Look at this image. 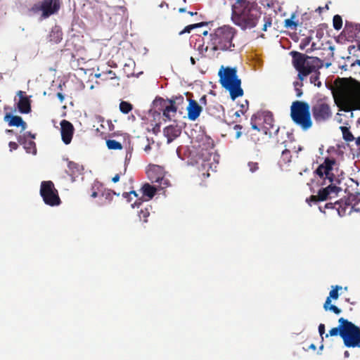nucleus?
Masks as SVG:
<instances>
[{"label": "nucleus", "mask_w": 360, "mask_h": 360, "mask_svg": "<svg viewBox=\"0 0 360 360\" xmlns=\"http://www.w3.org/2000/svg\"><path fill=\"white\" fill-rule=\"evenodd\" d=\"M261 15L255 0H235L231 5V20L243 30L255 27Z\"/></svg>", "instance_id": "f257e3e1"}, {"label": "nucleus", "mask_w": 360, "mask_h": 360, "mask_svg": "<svg viewBox=\"0 0 360 360\" xmlns=\"http://www.w3.org/2000/svg\"><path fill=\"white\" fill-rule=\"evenodd\" d=\"M218 76L219 83L223 88L229 92L232 101L243 96V90L241 88V79L237 75L236 67L223 66L219 70Z\"/></svg>", "instance_id": "f03ea898"}, {"label": "nucleus", "mask_w": 360, "mask_h": 360, "mask_svg": "<svg viewBox=\"0 0 360 360\" xmlns=\"http://www.w3.org/2000/svg\"><path fill=\"white\" fill-rule=\"evenodd\" d=\"M236 34L235 28L229 25H224L215 30L213 34H210L212 44L213 47L212 50L226 51L231 50V48L235 47L232 41Z\"/></svg>", "instance_id": "7ed1b4c3"}, {"label": "nucleus", "mask_w": 360, "mask_h": 360, "mask_svg": "<svg viewBox=\"0 0 360 360\" xmlns=\"http://www.w3.org/2000/svg\"><path fill=\"white\" fill-rule=\"evenodd\" d=\"M290 117L303 131L312 127L310 105L307 102L295 101L290 106Z\"/></svg>", "instance_id": "20e7f679"}, {"label": "nucleus", "mask_w": 360, "mask_h": 360, "mask_svg": "<svg viewBox=\"0 0 360 360\" xmlns=\"http://www.w3.org/2000/svg\"><path fill=\"white\" fill-rule=\"evenodd\" d=\"M338 326L333 328L326 334L325 338L329 336L340 338H360V328L352 321L341 317L338 320Z\"/></svg>", "instance_id": "39448f33"}, {"label": "nucleus", "mask_w": 360, "mask_h": 360, "mask_svg": "<svg viewBox=\"0 0 360 360\" xmlns=\"http://www.w3.org/2000/svg\"><path fill=\"white\" fill-rule=\"evenodd\" d=\"M39 192L46 205L54 207L58 206L61 203L58 191L56 189L51 181H42L41 183Z\"/></svg>", "instance_id": "423d86ee"}, {"label": "nucleus", "mask_w": 360, "mask_h": 360, "mask_svg": "<svg viewBox=\"0 0 360 360\" xmlns=\"http://www.w3.org/2000/svg\"><path fill=\"white\" fill-rule=\"evenodd\" d=\"M311 112L316 122H323L329 120L332 116L330 105L321 99L317 100L311 106Z\"/></svg>", "instance_id": "0eeeda50"}, {"label": "nucleus", "mask_w": 360, "mask_h": 360, "mask_svg": "<svg viewBox=\"0 0 360 360\" xmlns=\"http://www.w3.org/2000/svg\"><path fill=\"white\" fill-rule=\"evenodd\" d=\"M258 117L263 120L262 130L265 135H268L271 138L274 135L278 134L280 128L274 125V120L271 112L269 110L262 111L258 113Z\"/></svg>", "instance_id": "6e6552de"}, {"label": "nucleus", "mask_w": 360, "mask_h": 360, "mask_svg": "<svg viewBox=\"0 0 360 360\" xmlns=\"http://www.w3.org/2000/svg\"><path fill=\"white\" fill-rule=\"evenodd\" d=\"M60 9L59 0H44L41 2L39 10L41 11V17L47 18L56 13Z\"/></svg>", "instance_id": "1a4fd4ad"}, {"label": "nucleus", "mask_w": 360, "mask_h": 360, "mask_svg": "<svg viewBox=\"0 0 360 360\" xmlns=\"http://www.w3.org/2000/svg\"><path fill=\"white\" fill-rule=\"evenodd\" d=\"M342 191L341 187L335 186L334 185H328L321 188L318 191L319 200L323 202L337 198Z\"/></svg>", "instance_id": "9d476101"}, {"label": "nucleus", "mask_w": 360, "mask_h": 360, "mask_svg": "<svg viewBox=\"0 0 360 360\" xmlns=\"http://www.w3.org/2000/svg\"><path fill=\"white\" fill-rule=\"evenodd\" d=\"M74 131L75 129L73 124L70 122L66 120H63L60 122L61 138L63 142L65 145L70 143L73 136Z\"/></svg>", "instance_id": "9b49d317"}, {"label": "nucleus", "mask_w": 360, "mask_h": 360, "mask_svg": "<svg viewBox=\"0 0 360 360\" xmlns=\"http://www.w3.org/2000/svg\"><path fill=\"white\" fill-rule=\"evenodd\" d=\"M146 172L148 178L152 183L162 181L165 174L164 168L157 165H149Z\"/></svg>", "instance_id": "f8f14e48"}, {"label": "nucleus", "mask_w": 360, "mask_h": 360, "mask_svg": "<svg viewBox=\"0 0 360 360\" xmlns=\"http://www.w3.org/2000/svg\"><path fill=\"white\" fill-rule=\"evenodd\" d=\"M336 164V160L334 158L327 157L324 159L323 163L320 164L314 171V173L320 178H323L324 174H328L333 169V166Z\"/></svg>", "instance_id": "ddd939ff"}, {"label": "nucleus", "mask_w": 360, "mask_h": 360, "mask_svg": "<svg viewBox=\"0 0 360 360\" xmlns=\"http://www.w3.org/2000/svg\"><path fill=\"white\" fill-rule=\"evenodd\" d=\"M343 102L347 106V108L342 110L345 112H350L356 110H360V94L347 95L343 98Z\"/></svg>", "instance_id": "4468645a"}, {"label": "nucleus", "mask_w": 360, "mask_h": 360, "mask_svg": "<svg viewBox=\"0 0 360 360\" xmlns=\"http://www.w3.org/2000/svg\"><path fill=\"white\" fill-rule=\"evenodd\" d=\"M188 105L186 107L187 117L191 121H195L200 115L202 108L198 102L193 99H188Z\"/></svg>", "instance_id": "2eb2a0df"}, {"label": "nucleus", "mask_w": 360, "mask_h": 360, "mask_svg": "<svg viewBox=\"0 0 360 360\" xmlns=\"http://www.w3.org/2000/svg\"><path fill=\"white\" fill-rule=\"evenodd\" d=\"M169 107L163 111V116L169 119V112H176L179 106L183 105L185 102L184 97L181 95L172 96L168 99Z\"/></svg>", "instance_id": "dca6fc26"}, {"label": "nucleus", "mask_w": 360, "mask_h": 360, "mask_svg": "<svg viewBox=\"0 0 360 360\" xmlns=\"http://www.w3.org/2000/svg\"><path fill=\"white\" fill-rule=\"evenodd\" d=\"M290 54L292 58V64L296 70L306 68L309 56L296 51H291Z\"/></svg>", "instance_id": "f3484780"}, {"label": "nucleus", "mask_w": 360, "mask_h": 360, "mask_svg": "<svg viewBox=\"0 0 360 360\" xmlns=\"http://www.w3.org/2000/svg\"><path fill=\"white\" fill-rule=\"evenodd\" d=\"M4 121L8 122V126L21 127V130L24 131L27 128V124L23 119L18 115H14L10 112L5 115Z\"/></svg>", "instance_id": "a211bd4d"}, {"label": "nucleus", "mask_w": 360, "mask_h": 360, "mask_svg": "<svg viewBox=\"0 0 360 360\" xmlns=\"http://www.w3.org/2000/svg\"><path fill=\"white\" fill-rule=\"evenodd\" d=\"M163 133L167 138V143L169 144L180 136L181 129L177 125L171 124L164 128Z\"/></svg>", "instance_id": "6ab92c4d"}, {"label": "nucleus", "mask_w": 360, "mask_h": 360, "mask_svg": "<svg viewBox=\"0 0 360 360\" xmlns=\"http://www.w3.org/2000/svg\"><path fill=\"white\" fill-rule=\"evenodd\" d=\"M18 142L23 146V148L27 153H30L33 155H36L37 150L36 143L32 140L25 139V136H17Z\"/></svg>", "instance_id": "aec40b11"}, {"label": "nucleus", "mask_w": 360, "mask_h": 360, "mask_svg": "<svg viewBox=\"0 0 360 360\" xmlns=\"http://www.w3.org/2000/svg\"><path fill=\"white\" fill-rule=\"evenodd\" d=\"M323 67V61L319 57L309 56L306 68L312 73L314 71H319Z\"/></svg>", "instance_id": "412c9836"}, {"label": "nucleus", "mask_w": 360, "mask_h": 360, "mask_svg": "<svg viewBox=\"0 0 360 360\" xmlns=\"http://www.w3.org/2000/svg\"><path fill=\"white\" fill-rule=\"evenodd\" d=\"M140 191L142 193V196L147 198V200H150L155 196L159 189L156 186L146 183L142 186Z\"/></svg>", "instance_id": "4be33fe9"}, {"label": "nucleus", "mask_w": 360, "mask_h": 360, "mask_svg": "<svg viewBox=\"0 0 360 360\" xmlns=\"http://www.w3.org/2000/svg\"><path fill=\"white\" fill-rule=\"evenodd\" d=\"M30 97H26L23 99H19L16 103L17 108L19 112L22 114H28L31 112V100Z\"/></svg>", "instance_id": "5701e85b"}, {"label": "nucleus", "mask_w": 360, "mask_h": 360, "mask_svg": "<svg viewBox=\"0 0 360 360\" xmlns=\"http://www.w3.org/2000/svg\"><path fill=\"white\" fill-rule=\"evenodd\" d=\"M168 99H164L162 97L157 96L153 101V106L158 108V110H162V112L169 107Z\"/></svg>", "instance_id": "b1692460"}, {"label": "nucleus", "mask_w": 360, "mask_h": 360, "mask_svg": "<svg viewBox=\"0 0 360 360\" xmlns=\"http://www.w3.org/2000/svg\"><path fill=\"white\" fill-rule=\"evenodd\" d=\"M62 36L63 33L60 29L58 27H55L50 32L49 39L51 41L58 44L62 40Z\"/></svg>", "instance_id": "393cba45"}, {"label": "nucleus", "mask_w": 360, "mask_h": 360, "mask_svg": "<svg viewBox=\"0 0 360 360\" xmlns=\"http://www.w3.org/2000/svg\"><path fill=\"white\" fill-rule=\"evenodd\" d=\"M342 288L340 285H336L335 286H332V289L329 292V295L327 297L325 303L326 304L331 303L332 300H338L340 294L338 292L339 290H342Z\"/></svg>", "instance_id": "a878e982"}, {"label": "nucleus", "mask_w": 360, "mask_h": 360, "mask_svg": "<svg viewBox=\"0 0 360 360\" xmlns=\"http://www.w3.org/2000/svg\"><path fill=\"white\" fill-rule=\"evenodd\" d=\"M68 167L70 171V173L69 174L68 172H66V173L70 176L81 174L82 170H83V167L82 165L72 161H68Z\"/></svg>", "instance_id": "bb28decb"}, {"label": "nucleus", "mask_w": 360, "mask_h": 360, "mask_svg": "<svg viewBox=\"0 0 360 360\" xmlns=\"http://www.w3.org/2000/svg\"><path fill=\"white\" fill-rule=\"evenodd\" d=\"M340 129L342 133V138L345 141H352L354 140V137L348 127L341 126Z\"/></svg>", "instance_id": "cd10ccee"}, {"label": "nucleus", "mask_w": 360, "mask_h": 360, "mask_svg": "<svg viewBox=\"0 0 360 360\" xmlns=\"http://www.w3.org/2000/svg\"><path fill=\"white\" fill-rule=\"evenodd\" d=\"M337 205H339V207L337 208L338 214L340 217H342L343 216L345 215L346 210L347 207L350 205V202H347V200H344L342 199V202Z\"/></svg>", "instance_id": "c85d7f7f"}, {"label": "nucleus", "mask_w": 360, "mask_h": 360, "mask_svg": "<svg viewBox=\"0 0 360 360\" xmlns=\"http://www.w3.org/2000/svg\"><path fill=\"white\" fill-rule=\"evenodd\" d=\"M106 146L110 150H120L122 148L121 143L114 139L107 140Z\"/></svg>", "instance_id": "c756f323"}, {"label": "nucleus", "mask_w": 360, "mask_h": 360, "mask_svg": "<svg viewBox=\"0 0 360 360\" xmlns=\"http://www.w3.org/2000/svg\"><path fill=\"white\" fill-rule=\"evenodd\" d=\"M132 108V105L128 101H122L120 103V110L123 114H128Z\"/></svg>", "instance_id": "7c9ffc66"}, {"label": "nucleus", "mask_w": 360, "mask_h": 360, "mask_svg": "<svg viewBox=\"0 0 360 360\" xmlns=\"http://www.w3.org/2000/svg\"><path fill=\"white\" fill-rule=\"evenodd\" d=\"M295 14H292L290 18H287L284 21V26L289 29H295L298 25L297 21H294Z\"/></svg>", "instance_id": "2f4dec72"}, {"label": "nucleus", "mask_w": 360, "mask_h": 360, "mask_svg": "<svg viewBox=\"0 0 360 360\" xmlns=\"http://www.w3.org/2000/svg\"><path fill=\"white\" fill-rule=\"evenodd\" d=\"M314 74L310 76L309 80L311 84H314L317 87H321L322 84L321 82L319 81L320 72L319 71H314Z\"/></svg>", "instance_id": "473e14b6"}, {"label": "nucleus", "mask_w": 360, "mask_h": 360, "mask_svg": "<svg viewBox=\"0 0 360 360\" xmlns=\"http://www.w3.org/2000/svg\"><path fill=\"white\" fill-rule=\"evenodd\" d=\"M333 25L334 29L336 30H340L342 28V18L340 15L337 14L333 16Z\"/></svg>", "instance_id": "72a5a7b5"}, {"label": "nucleus", "mask_w": 360, "mask_h": 360, "mask_svg": "<svg viewBox=\"0 0 360 360\" xmlns=\"http://www.w3.org/2000/svg\"><path fill=\"white\" fill-rule=\"evenodd\" d=\"M345 345L347 347H360V339H343Z\"/></svg>", "instance_id": "f704fd0d"}, {"label": "nucleus", "mask_w": 360, "mask_h": 360, "mask_svg": "<svg viewBox=\"0 0 360 360\" xmlns=\"http://www.w3.org/2000/svg\"><path fill=\"white\" fill-rule=\"evenodd\" d=\"M323 309H325V311H330L337 315L340 314L342 312V310L340 308H338L337 306L334 304H332L331 303L328 304H326V303H324Z\"/></svg>", "instance_id": "c9c22d12"}, {"label": "nucleus", "mask_w": 360, "mask_h": 360, "mask_svg": "<svg viewBox=\"0 0 360 360\" xmlns=\"http://www.w3.org/2000/svg\"><path fill=\"white\" fill-rule=\"evenodd\" d=\"M347 202H350V205L354 204V205H358L360 202V193L355 194H350L347 200Z\"/></svg>", "instance_id": "e433bc0d"}, {"label": "nucleus", "mask_w": 360, "mask_h": 360, "mask_svg": "<svg viewBox=\"0 0 360 360\" xmlns=\"http://www.w3.org/2000/svg\"><path fill=\"white\" fill-rule=\"evenodd\" d=\"M102 184L99 181H94V183L92 185V193L91 196L94 198H96L98 196V191H99L100 188L102 187Z\"/></svg>", "instance_id": "4c0bfd02"}, {"label": "nucleus", "mask_w": 360, "mask_h": 360, "mask_svg": "<svg viewBox=\"0 0 360 360\" xmlns=\"http://www.w3.org/2000/svg\"><path fill=\"white\" fill-rule=\"evenodd\" d=\"M298 71V75H297V77H298V79L302 82L304 79V78L311 74V72H310V70H307V68H303V69H299Z\"/></svg>", "instance_id": "58836bf2"}, {"label": "nucleus", "mask_w": 360, "mask_h": 360, "mask_svg": "<svg viewBox=\"0 0 360 360\" xmlns=\"http://www.w3.org/2000/svg\"><path fill=\"white\" fill-rule=\"evenodd\" d=\"M247 166L250 173L253 174L257 172L259 169V163L256 162H248Z\"/></svg>", "instance_id": "ea45409f"}, {"label": "nucleus", "mask_w": 360, "mask_h": 360, "mask_svg": "<svg viewBox=\"0 0 360 360\" xmlns=\"http://www.w3.org/2000/svg\"><path fill=\"white\" fill-rule=\"evenodd\" d=\"M311 40H312V37H311V36L307 37L304 39H303L300 44V46H299L300 49L302 51L304 50L310 44Z\"/></svg>", "instance_id": "a19ab883"}, {"label": "nucleus", "mask_w": 360, "mask_h": 360, "mask_svg": "<svg viewBox=\"0 0 360 360\" xmlns=\"http://www.w3.org/2000/svg\"><path fill=\"white\" fill-rule=\"evenodd\" d=\"M335 175L332 172H328V174H324L323 178H321L325 181L326 180H328V181L332 184V182H334L335 179Z\"/></svg>", "instance_id": "79ce46f5"}, {"label": "nucleus", "mask_w": 360, "mask_h": 360, "mask_svg": "<svg viewBox=\"0 0 360 360\" xmlns=\"http://www.w3.org/2000/svg\"><path fill=\"white\" fill-rule=\"evenodd\" d=\"M148 200L146 199V198H143V196L137 198L136 200L131 205V207H139V206L143 203L144 201H147Z\"/></svg>", "instance_id": "37998d69"}, {"label": "nucleus", "mask_w": 360, "mask_h": 360, "mask_svg": "<svg viewBox=\"0 0 360 360\" xmlns=\"http://www.w3.org/2000/svg\"><path fill=\"white\" fill-rule=\"evenodd\" d=\"M242 128H243V127L240 124H235L233 126V129L236 131V139H238L241 136V135H242V131H241Z\"/></svg>", "instance_id": "c03bdc74"}, {"label": "nucleus", "mask_w": 360, "mask_h": 360, "mask_svg": "<svg viewBox=\"0 0 360 360\" xmlns=\"http://www.w3.org/2000/svg\"><path fill=\"white\" fill-rule=\"evenodd\" d=\"M306 202L310 206H311V202L315 204V203H317L318 202H320V201L319 200V197H318V195H311L309 198L306 199Z\"/></svg>", "instance_id": "a18cd8bd"}, {"label": "nucleus", "mask_w": 360, "mask_h": 360, "mask_svg": "<svg viewBox=\"0 0 360 360\" xmlns=\"http://www.w3.org/2000/svg\"><path fill=\"white\" fill-rule=\"evenodd\" d=\"M342 202V199L335 201V202H327L326 203L324 208L325 209H334L335 206L337 204H340Z\"/></svg>", "instance_id": "49530a36"}, {"label": "nucleus", "mask_w": 360, "mask_h": 360, "mask_svg": "<svg viewBox=\"0 0 360 360\" xmlns=\"http://www.w3.org/2000/svg\"><path fill=\"white\" fill-rule=\"evenodd\" d=\"M158 183L160 184V186L158 188L159 190H162L170 185L169 181L168 179H165V177H163V180L162 181Z\"/></svg>", "instance_id": "de8ad7c7"}, {"label": "nucleus", "mask_w": 360, "mask_h": 360, "mask_svg": "<svg viewBox=\"0 0 360 360\" xmlns=\"http://www.w3.org/2000/svg\"><path fill=\"white\" fill-rule=\"evenodd\" d=\"M18 136H25V139H28L29 140V139H34L36 138V134H32L30 131H26L23 134L19 135Z\"/></svg>", "instance_id": "09e8293b"}, {"label": "nucleus", "mask_w": 360, "mask_h": 360, "mask_svg": "<svg viewBox=\"0 0 360 360\" xmlns=\"http://www.w3.org/2000/svg\"><path fill=\"white\" fill-rule=\"evenodd\" d=\"M141 215L145 219L144 222H146L147 221L146 218L149 216V212H148V209H146L145 210H141L139 213V216L140 219L141 218Z\"/></svg>", "instance_id": "8fccbe9b"}, {"label": "nucleus", "mask_w": 360, "mask_h": 360, "mask_svg": "<svg viewBox=\"0 0 360 360\" xmlns=\"http://www.w3.org/2000/svg\"><path fill=\"white\" fill-rule=\"evenodd\" d=\"M193 30V27L192 26V24L191 25H188L187 26H186L180 32H179V34L180 35H182L184 34H186V33H190L191 32V30Z\"/></svg>", "instance_id": "3c124183"}, {"label": "nucleus", "mask_w": 360, "mask_h": 360, "mask_svg": "<svg viewBox=\"0 0 360 360\" xmlns=\"http://www.w3.org/2000/svg\"><path fill=\"white\" fill-rule=\"evenodd\" d=\"M264 24L262 27L263 31H266L267 27H270L271 25V20L270 18H266V17L264 18Z\"/></svg>", "instance_id": "603ef678"}, {"label": "nucleus", "mask_w": 360, "mask_h": 360, "mask_svg": "<svg viewBox=\"0 0 360 360\" xmlns=\"http://www.w3.org/2000/svg\"><path fill=\"white\" fill-rule=\"evenodd\" d=\"M318 331L321 338H324L323 335H326V329L325 325L323 323H320L318 328Z\"/></svg>", "instance_id": "864d4df0"}, {"label": "nucleus", "mask_w": 360, "mask_h": 360, "mask_svg": "<svg viewBox=\"0 0 360 360\" xmlns=\"http://www.w3.org/2000/svg\"><path fill=\"white\" fill-rule=\"evenodd\" d=\"M258 116V114L257 115H253L251 117V127L252 129H255V130H257V131H260L262 129L259 128L258 126L255 124V123H253V120L257 117Z\"/></svg>", "instance_id": "5fc2aeb1"}, {"label": "nucleus", "mask_w": 360, "mask_h": 360, "mask_svg": "<svg viewBox=\"0 0 360 360\" xmlns=\"http://www.w3.org/2000/svg\"><path fill=\"white\" fill-rule=\"evenodd\" d=\"M102 195L107 200H112V191L108 190L102 193Z\"/></svg>", "instance_id": "6e6d98bb"}, {"label": "nucleus", "mask_w": 360, "mask_h": 360, "mask_svg": "<svg viewBox=\"0 0 360 360\" xmlns=\"http://www.w3.org/2000/svg\"><path fill=\"white\" fill-rule=\"evenodd\" d=\"M8 146L10 148V151H13V150H16L18 148V145L17 143L13 141H10L8 143Z\"/></svg>", "instance_id": "4d7b16f0"}, {"label": "nucleus", "mask_w": 360, "mask_h": 360, "mask_svg": "<svg viewBox=\"0 0 360 360\" xmlns=\"http://www.w3.org/2000/svg\"><path fill=\"white\" fill-rule=\"evenodd\" d=\"M152 131L154 134H158L160 131V124H155Z\"/></svg>", "instance_id": "13d9d810"}, {"label": "nucleus", "mask_w": 360, "mask_h": 360, "mask_svg": "<svg viewBox=\"0 0 360 360\" xmlns=\"http://www.w3.org/2000/svg\"><path fill=\"white\" fill-rule=\"evenodd\" d=\"M122 197L125 198L127 202H130L131 200L129 192H124L122 193Z\"/></svg>", "instance_id": "bf43d9fd"}, {"label": "nucleus", "mask_w": 360, "mask_h": 360, "mask_svg": "<svg viewBox=\"0 0 360 360\" xmlns=\"http://www.w3.org/2000/svg\"><path fill=\"white\" fill-rule=\"evenodd\" d=\"M16 95L19 97V99H23L27 97V96H25V92L22 91H17Z\"/></svg>", "instance_id": "052dcab7"}, {"label": "nucleus", "mask_w": 360, "mask_h": 360, "mask_svg": "<svg viewBox=\"0 0 360 360\" xmlns=\"http://www.w3.org/2000/svg\"><path fill=\"white\" fill-rule=\"evenodd\" d=\"M317 49L316 43L313 42L311 45V48L307 50V53H311L313 51Z\"/></svg>", "instance_id": "680f3d73"}, {"label": "nucleus", "mask_w": 360, "mask_h": 360, "mask_svg": "<svg viewBox=\"0 0 360 360\" xmlns=\"http://www.w3.org/2000/svg\"><path fill=\"white\" fill-rule=\"evenodd\" d=\"M342 181L340 178H335L334 182L330 184L329 185H334L335 186H338L341 184Z\"/></svg>", "instance_id": "e2e57ef3"}, {"label": "nucleus", "mask_w": 360, "mask_h": 360, "mask_svg": "<svg viewBox=\"0 0 360 360\" xmlns=\"http://www.w3.org/2000/svg\"><path fill=\"white\" fill-rule=\"evenodd\" d=\"M323 32L321 29H319L316 31V37L319 39H321L322 37H323Z\"/></svg>", "instance_id": "0e129e2a"}, {"label": "nucleus", "mask_w": 360, "mask_h": 360, "mask_svg": "<svg viewBox=\"0 0 360 360\" xmlns=\"http://www.w3.org/2000/svg\"><path fill=\"white\" fill-rule=\"evenodd\" d=\"M295 90L296 92L297 97L300 98L302 96L303 92L300 88L297 87V89H295Z\"/></svg>", "instance_id": "69168bd1"}, {"label": "nucleus", "mask_w": 360, "mask_h": 360, "mask_svg": "<svg viewBox=\"0 0 360 360\" xmlns=\"http://www.w3.org/2000/svg\"><path fill=\"white\" fill-rule=\"evenodd\" d=\"M57 98L59 99V101L63 103L65 99V96L63 94L58 92L56 95Z\"/></svg>", "instance_id": "338daca9"}, {"label": "nucleus", "mask_w": 360, "mask_h": 360, "mask_svg": "<svg viewBox=\"0 0 360 360\" xmlns=\"http://www.w3.org/2000/svg\"><path fill=\"white\" fill-rule=\"evenodd\" d=\"M351 27H354V24H353L352 22H349V21H346L345 22V29H349Z\"/></svg>", "instance_id": "774afa93"}]
</instances>
